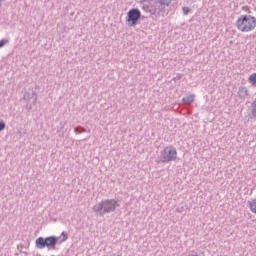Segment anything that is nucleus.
Returning a JSON list of instances; mask_svg holds the SVG:
<instances>
[{
  "label": "nucleus",
  "instance_id": "obj_1",
  "mask_svg": "<svg viewBox=\"0 0 256 256\" xmlns=\"http://www.w3.org/2000/svg\"><path fill=\"white\" fill-rule=\"evenodd\" d=\"M117 207H120L119 202L115 199H105L100 203L93 206L92 211L96 214L97 217H104L109 213H114L117 210Z\"/></svg>",
  "mask_w": 256,
  "mask_h": 256
},
{
  "label": "nucleus",
  "instance_id": "obj_2",
  "mask_svg": "<svg viewBox=\"0 0 256 256\" xmlns=\"http://www.w3.org/2000/svg\"><path fill=\"white\" fill-rule=\"evenodd\" d=\"M173 0H151L148 11L152 17H165L166 9Z\"/></svg>",
  "mask_w": 256,
  "mask_h": 256
},
{
  "label": "nucleus",
  "instance_id": "obj_3",
  "mask_svg": "<svg viewBox=\"0 0 256 256\" xmlns=\"http://www.w3.org/2000/svg\"><path fill=\"white\" fill-rule=\"evenodd\" d=\"M238 31L249 33L256 27V18L252 15H241L236 21Z\"/></svg>",
  "mask_w": 256,
  "mask_h": 256
},
{
  "label": "nucleus",
  "instance_id": "obj_4",
  "mask_svg": "<svg viewBox=\"0 0 256 256\" xmlns=\"http://www.w3.org/2000/svg\"><path fill=\"white\" fill-rule=\"evenodd\" d=\"M57 243H59V237L57 236L38 237L35 241V247L36 249H45L47 247L51 251L57 247Z\"/></svg>",
  "mask_w": 256,
  "mask_h": 256
},
{
  "label": "nucleus",
  "instance_id": "obj_5",
  "mask_svg": "<svg viewBox=\"0 0 256 256\" xmlns=\"http://www.w3.org/2000/svg\"><path fill=\"white\" fill-rule=\"evenodd\" d=\"M171 161H177V148L170 145L161 152L160 163H171Z\"/></svg>",
  "mask_w": 256,
  "mask_h": 256
},
{
  "label": "nucleus",
  "instance_id": "obj_6",
  "mask_svg": "<svg viewBox=\"0 0 256 256\" xmlns=\"http://www.w3.org/2000/svg\"><path fill=\"white\" fill-rule=\"evenodd\" d=\"M141 17H143L141 14V10H139L138 8L130 9L127 12L126 16V25H128V27H136Z\"/></svg>",
  "mask_w": 256,
  "mask_h": 256
},
{
  "label": "nucleus",
  "instance_id": "obj_7",
  "mask_svg": "<svg viewBox=\"0 0 256 256\" xmlns=\"http://www.w3.org/2000/svg\"><path fill=\"white\" fill-rule=\"evenodd\" d=\"M24 99H25V101H28V103L26 104L27 111H31L33 109V105H35L37 103V93L26 92L24 94Z\"/></svg>",
  "mask_w": 256,
  "mask_h": 256
},
{
  "label": "nucleus",
  "instance_id": "obj_8",
  "mask_svg": "<svg viewBox=\"0 0 256 256\" xmlns=\"http://www.w3.org/2000/svg\"><path fill=\"white\" fill-rule=\"evenodd\" d=\"M238 97L239 99H247V97H249V90H247V87H240L238 89Z\"/></svg>",
  "mask_w": 256,
  "mask_h": 256
},
{
  "label": "nucleus",
  "instance_id": "obj_9",
  "mask_svg": "<svg viewBox=\"0 0 256 256\" xmlns=\"http://www.w3.org/2000/svg\"><path fill=\"white\" fill-rule=\"evenodd\" d=\"M248 207L254 215H256V199H252L251 201H248Z\"/></svg>",
  "mask_w": 256,
  "mask_h": 256
},
{
  "label": "nucleus",
  "instance_id": "obj_10",
  "mask_svg": "<svg viewBox=\"0 0 256 256\" xmlns=\"http://www.w3.org/2000/svg\"><path fill=\"white\" fill-rule=\"evenodd\" d=\"M183 103H186L187 105L193 103V101H195V95L191 94V95H188V96H185L183 99H182Z\"/></svg>",
  "mask_w": 256,
  "mask_h": 256
},
{
  "label": "nucleus",
  "instance_id": "obj_11",
  "mask_svg": "<svg viewBox=\"0 0 256 256\" xmlns=\"http://www.w3.org/2000/svg\"><path fill=\"white\" fill-rule=\"evenodd\" d=\"M74 131L78 134H81V133H86L87 130L83 127V126H78V127H75L74 128Z\"/></svg>",
  "mask_w": 256,
  "mask_h": 256
},
{
  "label": "nucleus",
  "instance_id": "obj_12",
  "mask_svg": "<svg viewBox=\"0 0 256 256\" xmlns=\"http://www.w3.org/2000/svg\"><path fill=\"white\" fill-rule=\"evenodd\" d=\"M249 81L251 85H254L256 87V73H253L252 75H250Z\"/></svg>",
  "mask_w": 256,
  "mask_h": 256
},
{
  "label": "nucleus",
  "instance_id": "obj_13",
  "mask_svg": "<svg viewBox=\"0 0 256 256\" xmlns=\"http://www.w3.org/2000/svg\"><path fill=\"white\" fill-rule=\"evenodd\" d=\"M69 237L67 236V233L65 232H62V239L61 241L59 242V245H61V243H64V241H67Z\"/></svg>",
  "mask_w": 256,
  "mask_h": 256
},
{
  "label": "nucleus",
  "instance_id": "obj_14",
  "mask_svg": "<svg viewBox=\"0 0 256 256\" xmlns=\"http://www.w3.org/2000/svg\"><path fill=\"white\" fill-rule=\"evenodd\" d=\"M7 43H9V39H2V40H0V49L2 47H5V45H7Z\"/></svg>",
  "mask_w": 256,
  "mask_h": 256
},
{
  "label": "nucleus",
  "instance_id": "obj_15",
  "mask_svg": "<svg viewBox=\"0 0 256 256\" xmlns=\"http://www.w3.org/2000/svg\"><path fill=\"white\" fill-rule=\"evenodd\" d=\"M182 11H183V14L184 15H187L188 13H191V8L187 7V6H184L182 8Z\"/></svg>",
  "mask_w": 256,
  "mask_h": 256
},
{
  "label": "nucleus",
  "instance_id": "obj_16",
  "mask_svg": "<svg viewBox=\"0 0 256 256\" xmlns=\"http://www.w3.org/2000/svg\"><path fill=\"white\" fill-rule=\"evenodd\" d=\"M5 127H6L5 122L0 121V131H4V130H5Z\"/></svg>",
  "mask_w": 256,
  "mask_h": 256
},
{
  "label": "nucleus",
  "instance_id": "obj_17",
  "mask_svg": "<svg viewBox=\"0 0 256 256\" xmlns=\"http://www.w3.org/2000/svg\"><path fill=\"white\" fill-rule=\"evenodd\" d=\"M177 213H183L185 211V207L181 206L176 209Z\"/></svg>",
  "mask_w": 256,
  "mask_h": 256
},
{
  "label": "nucleus",
  "instance_id": "obj_18",
  "mask_svg": "<svg viewBox=\"0 0 256 256\" xmlns=\"http://www.w3.org/2000/svg\"><path fill=\"white\" fill-rule=\"evenodd\" d=\"M1 3H3V0H0V7H1Z\"/></svg>",
  "mask_w": 256,
  "mask_h": 256
},
{
  "label": "nucleus",
  "instance_id": "obj_19",
  "mask_svg": "<svg viewBox=\"0 0 256 256\" xmlns=\"http://www.w3.org/2000/svg\"><path fill=\"white\" fill-rule=\"evenodd\" d=\"M22 253H24L25 255H27V252H22Z\"/></svg>",
  "mask_w": 256,
  "mask_h": 256
},
{
  "label": "nucleus",
  "instance_id": "obj_20",
  "mask_svg": "<svg viewBox=\"0 0 256 256\" xmlns=\"http://www.w3.org/2000/svg\"><path fill=\"white\" fill-rule=\"evenodd\" d=\"M178 79H181V76H178Z\"/></svg>",
  "mask_w": 256,
  "mask_h": 256
},
{
  "label": "nucleus",
  "instance_id": "obj_21",
  "mask_svg": "<svg viewBox=\"0 0 256 256\" xmlns=\"http://www.w3.org/2000/svg\"><path fill=\"white\" fill-rule=\"evenodd\" d=\"M178 79H181V76H178Z\"/></svg>",
  "mask_w": 256,
  "mask_h": 256
}]
</instances>
